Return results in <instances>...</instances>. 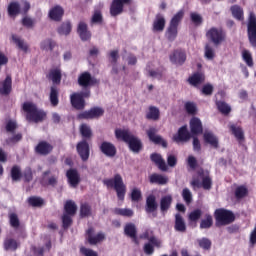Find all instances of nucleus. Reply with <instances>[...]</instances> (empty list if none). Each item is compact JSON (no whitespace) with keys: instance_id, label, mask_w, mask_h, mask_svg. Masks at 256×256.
Instances as JSON below:
<instances>
[{"instance_id":"57","label":"nucleus","mask_w":256,"mask_h":256,"mask_svg":"<svg viewBox=\"0 0 256 256\" xmlns=\"http://www.w3.org/2000/svg\"><path fill=\"white\" fill-rule=\"evenodd\" d=\"M11 177L13 181H19L21 179V168L14 166L11 170Z\"/></svg>"},{"instance_id":"3","label":"nucleus","mask_w":256,"mask_h":256,"mask_svg":"<svg viewBox=\"0 0 256 256\" xmlns=\"http://www.w3.org/2000/svg\"><path fill=\"white\" fill-rule=\"evenodd\" d=\"M23 111L27 113V121H33L39 123L45 119V112L39 110L33 102H24L22 106Z\"/></svg>"},{"instance_id":"16","label":"nucleus","mask_w":256,"mask_h":256,"mask_svg":"<svg viewBox=\"0 0 256 256\" xmlns=\"http://www.w3.org/2000/svg\"><path fill=\"white\" fill-rule=\"evenodd\" d=\"M147 135L152 143H155L156 145H162V147H167L165 140H163L161 136L157 135V129L150 128L147 130Z\"/></svg>"},{"instance_id":"37","label":"nucleus","mask_w":256,"mask_h":256,"mask_svg":"<svg viewBox=\"0 0 256 256\" xmlns=\"http://www.w3.org/2000/svg\"><path fill=\"white\" fill-rule=\"evenodd\" d=\"M230 11L234 19H237L238 21H243V19H245L243 16V8H241L239 5L232 6Z\"/></svg>"},{"instance_id":"34","label":"nucleus","mask_w":256,"mask_h":256,"mask_svg":"<svg viewBox=\"0 0 256 256\" xmlns=\"http://www.w3.org/2000/svg\"><path fill=\"white\" fill-rule=\"evenodd\" d=\"M169 179L161 174H152L150 176V183H156L157 185H167Z\"/></svg>"},{"instance_id":"10","label":"nucleus","mask_w":256,"mask_h":256,"mask_svg":"<svg viewBox=\"0 0 256 256\" xmlns=\"http://www.w3.org/2000/svg\"><path fill=\"white\" fill-rule=\"evenodd\" d=\"M105 111L102 108L95 107L90 109L89 111L82 112L78 115L79 119H95L97 117L103 116Z\"/></svg>"},{"instance_id":"44","label":"nucleus","mask_w":256,"mask_h":256,"mask_svg":"<svg viewBox=\"0 0 256 256\" xmlns=\"http://www.w3.org/2000/svg\"><path fill=\"white\" fill-rule=\"evenodd\" d=\"M114 213L115 215H121L122 217H133L134 215L133 210L129 208H115Z\"/></svg>"},{"instance_id":"2","label":"nucleus","mask_w":256,"mask_h":256,"mask_svg":"<svg viewBox=\"0 0 256 256\" xmlns=\"http://www.w3.org/2000/svg\"><path fill=\"white\" fill-rule=\"evenodd\" d=\"M104 185L109 188L115 189L117 197L120 201L125 199V193L127 192V187L123 183V178L121 175L116 174L113 178L103 180Z\"/></svg>"},{"instance_id":"47","label":"nucleus","mask_w":256,"mask_h":256,"mask_svg":"<svg viewBox=\"0 0 256 256\" xmlns=\"http://www.w3.org/2000/svg\"><path fill=\"white\" fill-rule=\"evenodd\" d=\"M80 133L85 139H91V135H93L91 132V127H89L87 124H82L80 126Z\"/></svg>"},{"instance_id":"1","label":"nucleus","mask_w":256,"mask_h":256,"mask_svg":"<svg viewBox=\"0 0 256 256\" xmlns=\"http://www.w3.org/2000/svg\"><path fill=\"white\" fill-rule=\"evenodd\" d=\"M115 135L118 139L127 143L134 153H139V151H141V140L135 137L129 130L118 129L115 131Z\"/></svg>"},{"instance_id":"43","label":"nucleus","mask_w":256,"mask_h":256,"mask_svg":"<svg viewBox=\"0 0 256 256\" xmlns=\"http://www.w3.org/2000/svg\"><path fill=\"white\" fill-rule=\"evenodd\" d=\"M49 79H51L52 83L59 84L61 83V70L53 69L49 73Z\"/></svg>"},{"instance_id":"5","label":"nucleus","mask_w":256,"mask_h":256,"mask_svg":"<svg viewBox=\"0 0 256 256\" xmlns=\"http://www.w3.org/2000/svg\"><path fill=\"white\" fill-rule=\"evenodd\" d=\"M215 219L219 225H229V223L235 221V215L231 211L217 209L215 211Z\"/></svg>"},{"instance_id":"50","label":"nucleus","mask_w":256,"mask_h":256,"mask_svg":"<svg viewBox=\"0 0 256 256\" xmlns=\"http://www.w3.org/2000/svg\"><path fill=\"white\" fill-rule=\"evenodd\" d=\"M242 59L248 67H253V56H251V52H249V50L242 51Z\"/></svg>"},{"instance_id":"35","label":"nucleus","mask_w":256,"mask_h":256,"mask_svg":"<svg viewBox=\"0 0 256 256\" xmlns=\"http://www.w3.org/2000/svg\"><path fill=\"white\" fill-rule=\"evenodd\" d=\"M230 131H232L233 135L236 137L238 141H243V139H245V134L243 133L242 127L231 124Z\"/></svg>"},{"instance_id":"7","label":"nucleus","mask_w":256,"mask_h":256,"mask_svg":"<svg viewBox=\"0 0 256 256\" xmlns=\"http://www.w3.org/2000/svg\"><path fill=\"white\" fill-rule=\"evenodd\" d=\"M206 37L214 43V45H219L225 41V33L221 29L211 28L207 33Z\"/></svg>"},{"instance_id":"33","label":"nucleus","mask_w":256,"mask_h":256,"mask_svg":"<svg viewBox=\"0 0 256 256\" xmlns=\"http://www.w3.org/2000/svg\"><path fill=\"white\" fill-rule=\"evenodd\" d=\"M204 140L206 141V143H209V145H211L215 149H217L219 147V140L211 132H205L204 133Z\"/></svg>"},{"instance_id":"17","label":"nucleus","mask_w":256,"mask_h":256,"mask_svg":"<svg viewBox=\"0 0 256 256\" xmlns=\"http://www.w3.org/2000/svg\"><path fill=\"white\" fill-rule=\"evenodd\" d=\"M66 177L68 179V183L70 185V187H77V185H79L81 178L79 176V172H77V170L75 169H70L67 171L66 173Z\"/></svg>"},{"instance_id":"23","label":"nucleus","mask_w":256,"mask_h":256,"mask_svg":"<svg viewBox=\"0 0 256 256\" xmlns=\"http://www.w3.org/2000/svg\"><path fill=\"white\" fill-rule=\"evenodd\" d=\"M165 23V16L162 14H157L153 22V31L161 33V31L165 29Z\"/></svg>"},{"instance_id":"11","label":"nucleus","mask_w":256,"mask_h":256,"mask_svg":"<svg viewBox=\"0 0 256 256\" xmlns=\"http://www.w3.org/2000/svg\"><path fill=\"white\" fill-rule=\"evenodd\" d=\"M176 143L187 142L191 139V133L187 130V126L179 128L178 133L173 136Z\"/></svg>"},{"instance_id":"59","label":"nucleus","mask_w":256,"mask_h":256,"mask_svg":"<svg viewBox=\"0 0 256 256\" xmlns=\"http://www.w3.org/2000/svg\"><path fill=\"white\" fill-rule=\"evenodd\" d=\"M4 247L6 250H12L15 251V249H17V241H15L14 239H9L6 240L4 243Z\"/></svg>"},{"instance_id":"55","label":"nucleus","mask_w":256,"mask_h":256,"mask_svg":"<svg viewBox=\"0 0 256 256\" xmlns=\"http://www.w3.org/2000/svg\"><path fill=\"white\" fill-rule=\"evenodd\" d=\"M190 19L194 25H201L203 23V16L197 12H191Z\"/></svg>"},{"instance_id":"62","label":"nucleus","mask_w":256,"mask_h":256,"mask_svg":"<svg viewBox=\"0 0 256 256\" xmlns=\"http://www.w3.org/2000/svg\"><path fill=\"white\" fill-rule=\"evenodd\" d=\"M9 219L11 227L17 229V227H19V217H17V214H10Z\"/></svg>"},{"instance_id":"28","label":"nucleus","mask_w":256,"mask_h":256,"mask_svg":"<svg viewBox=\"0 0 256 256\" xmlns=\"http://www.w3.org/2000/svg\"><path fill=\"white\" fill-rule=\"evenodd\" d=\"M151 161L157 165V167L160 169V171H167V163H165V160L163 157H161L160 154H152L150 156Z\"/></svg>"},{"instance_id":"9","label":"nucleus","mask_w":256,"mask_h":256,"mask_svg":"<svg viewBox=\"0 0 256 256\" xmlns=\"http://www.w3.org/2000/svg\"><path fill=\"white\" fill-rule=\"evenodd\" d=\"M157 198L155 197V195L150 194L147 198H146V207H145V211L148 214H152L153 217H157Z\"/></svg>"},{"instance_id":"41","label":"nucleus","mask_w":256,"mask_h":256,"mask_svg":"<svg viewBox=\"0 0 256 256\" xmlns=\"http://www.w3.org/2000/svg\"><path fill=\"white\" fill-rule=\"evenodd\" d=\"M146 119L157 121V119H159V109L155 106H150L146 114Z\"/></svg>"},{"instance_id":"56","label":"nucleus","mask_w":256,"mask_h":256,"mask_svg":"<svg viewBox=\"0 0 256 256\" xmlns=\"http://www.w3.org/2000/svg\"><path fill=\"white\" fill-rule=\"evenodd\" d=\"M28 203L32 207H41V205L43 204V200L40 197L32 196L28 198Z\"/></svg>"},{"instance_id":"48","label":"nucleus","mask_w":256,"mask_h":256,"mask_svg":"<svg viewBox=\"0 0 256 256\" xmlns=\"http://www.w3.org/2000/svg\"><path fill=\"white\" fill-rule=\"evenodd\" d=\"M216 105L218 107V111L222 113L223 115H228V113H231V106H229L225 102H216Z\"/></svg>"},{"instance_id":"15","label":"nucleus","mask_w":256,"mask_h":256,"mask_svg":"<svg viewBox=\"0 0 256 256\" xmlns=\"http://www.w3.org/2000/svg\"><path fill=\"white\" fill-rule=\"evenodd\" d=\"M78 83L81 87H89V85H95L97 79L91 77L89 72H84L79 76Z\"/></svg>"},{"instance_id":"58","label":"nucleus","mask_w":256,"mask_h":256,"mask_svg":"<svg viewBox=\"0 0 256 256\" xmlns=\"http://www.w3.org/2000/svg\"><path fill=\"white\" fill-rule=\"evenodd\" d=\"M71 217H73V215L64 214L62 216V223H63L64 229L71 227V223H73V220L71 219Z\"/></svg>"},{"instance_id":"4","label":"nucleus","mask_w":256,"mask_h":256,"mask_svg":"<svg viewBox=\"0 0 256 256\" xmlns=\"http://www.w3.org/2000/svg\"><path fill=\"white\" fill-rule=\"evenodd\" d=\"M199 177L202 179V183L201 181H199V179H193L191 181V186L193 187V189H201V187H203V189L209 190L211 189V185H213V181L211 180V177H209V172H199Z\"/></svg>"},{"instance_id":"32","label":"nucleus","mask_w":256,"mask_h":256,"mask_svg":"<svg viewBox=\"0 0 256 256\" xmlns=\"http://www.w3.org/2000/svg\"><path fill=\"white\" fill-rule=\"evenodd\" d=\"M141 239H148L150 245H154V247H159L161 245V241L157 239L155 236H153L152 231H146L141 236Z\"/></svg>"},{"instance_id":"25","label":"nucleus","mask_w":256,"mask_h":256,"mask_svg":"<svg viewBox=\"0 0 256 256\" xmlns=\"http://www.w3.org/2000/svg\"><path fill=\"white\" fill-rule=\"evenodd\" d=\"M175 231L178 233H185L187 231V225L185 224V219L179 213L175 215V224H174Z\"/></svg>"},{"instance_id":"61","label":"nucleus","mask_w":256,"mask_h":256,"mask_svg":"<svg viewBox=\"0 0 256 256\" xmlns=\"http://www.w3.org/2000/svg\"><path fill=\"white\" fill-rule=\"evenodd\" d=\"M198 243L202 249H211V240L207 238H202L198 240Z\"/></svg>"},{"instance_id":"36","label":"nucleus","mask_w":256,"mask_h":256,"mask_svg":"<svg viewBox=\"0 0 256 256\" xmlns=\"http://www.w3.org/2000/svg\"><path fill=\"white\" fill-rule=\"evenodd\" d=\"M64 210L66 215H75L77 213V204L73 200H68L64 205Z\"/></svg>"},{"instance_id":"63","label":"nucleus","mask_w":256,"mask_h":256,"mask_svg":"<svg viewBox=\"0 0 256 256\" xmlns=\"http://www.w3.org/2000/svg\"><path fill=\"white\" fill-rule=\"evenodd\" d=\"M256 246V226L251 231L249 236V247H255Z\"/></svg>"},{"instance_id":"13","label":"nucleus","mask_w":256,"mask_h":256,"mask_svg":"<svg viewBox=\"0 0 256 256\" xmlns=\"http://www.w3.org/2000/svg\"><path fill=\"white\" fill-rule=\"evenodd\" d=\"M63 15H65V10L60 5L52 7L48 12V17L52 21H61Z\"/></svg>"},{"instance_id":"38","label":"nucleus","mask_w":256,"mask_h":256,"mask_svg":"<svg viewBox=\"0 0 256 256\" xmlns=\"http://www.w3.org/2000/svg\"><path fill=\"white\" fill-rule=\"evenodd\" d=\"M177 34H178L177 26H173L169 24L165 34L168 41H175V39H177Z\"/></svg>"},{"instance_id":"64","label":"nucleus","mask_w":256,"mask_h":256,"mask_svg":"<svg viewBox=\"0 0 256 256\" xmlns=\"http://www.w3.org/2000/svg\"><path fill=\"white\" fill-rule=\"evenodd\" d=\"M82 255L84 256H98L97 252L93 251L92 249L82 247L80 249Z\"/></svg>"},{"instance_id":"20","label":"nucleus","mask_w":256,"mask_h":256,"mask_svg":"<svg viewBox=\"0 0 256 256\" xmlns=\"http://www.w3.org/2000/svg\"><path fill=\"white\" fill-rule=\"evenodd\" d=\"M173 203V196L165 195L160 199V211L165 215L171 209Z\"/></svg>"},{"instance_id":"49","label":"nucleus","mask_w":256,"mask_h":256,"mask_svg":"<svg viewBox=\"0 0 256 256\" xmlns=\"http://www.w3.org/2000/svg\"><path fill=\"white\" fill-rule=\"evenodd\" d=\"M204 57H206L208 61H213V59H215V49L209 44H206L205 46Z\"/></svg>"},{"instance_id":"60","label":"nucleus","mask_w":256,"mask_h":256,"mask_svg":"<svg viewBox=\"0 0 256 256\" xmlns=\"http://www.w3.org/2000/svg\"><path fill=\"white\" fill-rule=\"evenodd\" d=\"M91 23H103V15L101 14V11L95 10L91 19Z\"/></svg>"},{"instance_id":"24","label":"nucleus","mask_w":256,"mask_h":256,"mask_svg":"<svg viewBox=\"0 0 256 256\" xmlns=\"http://www.w3.org/2000/svg\"><path fill=\"white\" fill-rule=\"evenodd\" d=\"M205 82V74L201 72H196L188 78V83L193 87H199L202 83Z\"/></svg>"},{"instance_id":"18","label":"nucleus","mask_w":256,"mask_h":256,"mask_svg":"<svg viewBox=\"0 0 256 256\" xmlns=\"http://www.w3.org/2000/svg\"><path fill=\"white\" fill-rule=\"evenodd\" d=\"M100 151H102L106 157H115L117 154V149L111 142H103L100 146Z\"/></svg>"},{"instance_id":"12","label":"nucleus","mask_w":256,"mask_h":256,"mask_svg":"<svg viewBox=\"0 0 256 256\" xmlns=\"http://www.w3.org/2000/svg\"><path fill=\"white\" fill-rule=\"evenodd\" d=\"M93 232V228L87 230V240L90 245H97V243L105 240V234L103 232H99L98 234H93Z\"/></svg>"},{"instance_id":"27","label":"nucleus","mask_w":256,"mask_h":256,"mask_svg":"<svg viewBox=\"0 0 256 256\" xmlns=\"http://www.w3.org/2000/svg\"><path fill=\"white\" fill-rule=\"evenodd\" d=\"M186 59L187 57L185 56V52H181L179 50L174 51L170 56L171 63H174L175 65H183Z\"/></svg>"},{"instance_id":"39","label":"nucleus","mask_w":256,"mask_h":256,"mask_svg":"<svg viewBox=\"0 0 256 256\" xmlns=\"http://www.w3.org/2000/svg\"><path fill=\"white\" fill-rule=\"evenodd\" d=\"M71 29H72L71 22L66 21L59 26L57 32L59 33V35H69V33H71Z\"/></svg>"},{"instance_id":"6","label":"nucleus","mask_w":256,"mask_h":256,"mask_svg":"<svg viewBox=\"0 0 256 256\" xmlns=\"http://www.w3.org/2000/svg\"><path fill=\"white\" fill-rule=\"evenodd\" d=\"M247 31L250 44L256 47V16L253 12L249 14Z\"/></svg>"},{"instance_id":"52","label":"nucleus","mask_w":256,"mask_h":256,"mask_svg":"<svg viewBox=\"0 0 256 256\" xmlns=\"http://www.w3.org/2000/svg\"><path fill=\"white\" fill-rule=\"evenodd\" d=\"M248 193L247 187L245 186H238L235 190V197L236 199H243L246 197Z\"/></svg>"},{"instance_id":"53","label":"nucleus","mask_w":256,"mask_h":256,"mask_svg":"<svg viewBox=\"0 0 256 256\" xmlns=\"http://www.w3.org/2000/svg\"><path fill=\"white\" fill-rule=\"evenodd\" d=\"M182 197L187 205H189L191 201H193V194L191 193V190H189V188H184L182 190Z\"/></svg>"},{"instance_id":"45","label":"nucleus","mask_w":256,"mask_h":256,"mask_svg":"<svg viewBox=\"0 0 256 256\" xmlns=\"http://www.w3.org/2000/svg\"><path fill=\"white\" fill-rule=\"evenodd\" d=\"M40 48L43 51H51L52 49L55 48V42L51 39H46V40L41 42Z\"/></svg>"},{"instance_id":"19","label":"nucleus","mask_w":256,"mask_h":256,"mask_svg":"<svg viewBox=\"0 0 256 256\" xmlns=\"http://www.w3.org/2000/svg\"><path fill=\"white\" fill-rule=\"evenodd\" d=\"M77 33L82 41H89L91 39V32L87 29V23L79 22Z\"/></svg>"},{"instance_id":"30","label":"nucleus","mask_w":256,"mask_h":256,"mask_svg":"<svg viewBox=\"0 0 256 256\" xmlns=\"http://www.w3.org/2000/svg\"><path fill=\"white\" fill-rule=\"evenodd\" d=\"M12 41L17 45L20 51H23V53H29V44H27L25 40L21 39L17 35H12Z\"/></svg>"},{"instance_id":"54","label":"nucleus","mask_w":256,"mask_h":256,"mask_svg":"<svg viewBox=\"0 0 256 256\" xmlns=\"http://www.w3.org/2000/svg\"><path fill=\"white\" fill-rule=\"evenodd\" d=\"M91 215V206L84 203L80 207V217H89Z\"/></svg>"},{"instance_id":"21","label":"nucleus","mask_w":256,"mask_h":256,"mask_svg":"<svg viewBox=\"0 0 256 256\" xmlns=\"http://www.w3.org/2000/svg\"><path fill=\"white\" fill-rule=\"evenodd\" d=\"M124 234L126 237H130L131 240L134 241V243L137 242V226L133 223H127L124 227Z\"/></svg>"},{"instance_id":"31","label":"nucleus","mask_w":256,"mask_h":256,"mask_svg":"<svg viewBox=\"0 0 256 256\" xmlns=\"http://www.w3.org/2000/svg\"><path fill=\"white\" fill-rule=\"evenodd\" d=\"M12 80L11 76H7L6 79L0 83V93L1 95H9L11 93Z\"/></svg>"},{"instance_id":"29","label":"nucleus","mask_w":256,"mask_h":256,"mask_svg":"<svg viewBox=\"0 0 256 256\" xmlns=\"http://www.w3.org/2000/svg\"><path fill=\"white\" fill-rule=\"evenodd\" d=\"M35 150L36 153H39V155H49V152L53 151V146L45 141H42L36 146Z\"/></svg>"},{"instance_id":"40","label":"nucleus","mask_w":256,"mask_h":256,"mask_svg":"<svg viewBox=\"0 0 256 256\" xmlns=\"http://www.w3.org/2000/svg\"><path fill=\"white\" fill-rule=\"evenodd\" d=\"M185 15V11L180 10L178 11L171 19L170 21V25L174 26V27H179V24L181 23L183 17Z\"/></svg>"},{"instance_id":"8","label":"nucleus","mask_w":256,"mask_h":256,"mask_svg":"<svg viewBox=\"0 0 256 256\" xmlns=\"http://www.w3.org/2000/svg\"><path fill=\"white\" fill-rule=\"evenodd\" d=\"M129 3H131V0H113L110 7V15L112 17L121 15V13H123V7H125V5H129Z\"/></svg>"},{"instance_id":"51","label":"nucleus","mask_w":256,"mask_h":256,"mask_svg":"<svg viewBox=\"0 0 256 256\" xmlns=\"http://www.w3.org/2000/svg\"><path fill=\"white\" fill-rule=\"evenodd\" d=\"M213 225V216L206 214V219L202 220L200 223L201 229H209Z\"/></svg>"},{"instance_id":"14","label":"nucleus","mask_w":256,"mask_h":256,"mask_svg":"<svg viewBox=\"0 0 256 256\" xmlns=\"http://www.w3.org/2000/svg\"><path fill=\"white\" fill-rule=\"evenodd\" d=\"M76 149L82 161H87V159H89V143H87V141L83 140L79 142Z\"/></svg>"},{"instance_id":"46","label":"nucleus","mask_w":256,"mask_h":256,"mask_svg":"<svg viewBox=\"0 0 256 256\" xmlns=\"http://www.w3.org/2000/svg\"><path fill=\"white\" fill-rule=\"evenodd\" d=\"M19 3L17 2H12L10 3V5L8 6V14L10 15V17H15V15H19Z\"/></svg>"},{"instance_id":"22","label":"nucleus","mask_w":256,"mask_h":256,"mask_svg":"<svg viewBox=\"0 0 256 256\" xmlns=\"http://www.w3.org/2000/svg\"><path fill=\"white\" fill-rule=\"evenodd\" d=\"M190 129L192 135H199L203 133V124L201 120L197 117H194L190 120Z\"/></svg>"},{"instance_id":"26","label":"nucleus","mask_w":256,"mask_h":256,"mask_svg":"<svg viewBox=\"0 0 256 256\" xmlns=\"http://www.w3.org/2000/svg\"><path fill=\"white\" fill-rule=\"evenodd\" d=\"M71 103L75 109H84L85 108V99H83L82 94L74 93L71 95Z\"/></svg>"},{"instance_id":"42","label":"nucleus","mask_w":256,"mask_h":256,"mask_svg":"<svg viewBox=\"0 0 256 256\" xmlns=\"http://www.w3.org/2000/svg\"><path fill=\"white\" fill-rule=\"evenodd\" d=\"M50 103L54 107H57V105H59V92L57 91V88L54 86L51 87Z\"/></svg>"}]
</instances>
